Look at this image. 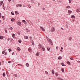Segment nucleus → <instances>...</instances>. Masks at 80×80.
<instances>
[{
  "label": "nucleus",
  "instance_id": "55",
  "mask_svg": "<svg viewBox=\"0 0 80 80\" xmlns=\"http://www.w3.org/2000/svg\"><path fill=\"white\" fill-rule=\"evenodd\" d=\"M18 6H19V4L16 5V7H18Z\"/></svg>",
  "mask_w": 80,
  "mask_h": 80
},
{
  "label": "nucleus",
  "instance_id": "3",
  "mask_svg": "<svg viewBox=\"0 0 80 80\" xmlns=\"http://www.w3.org/2000/svg\"><path fill=\"white\" fill-rule=\"evenodd\" d=\"M17 24L19 26H21V25H22V23H21V22H18Z\"/></svg>",
  "mask_w": 80,
  "mask_h": 80
},
{
  "label": "nucleus",
  "instance_id": "46",
  "mask_svg": "<svg viewBox=\"0 0 80 80\" xmlns=\"http://www.w3.org/2000/svg\"><path fill=\"white\" fill-rule=\"evenodd\" d=\"M19 7H22V5L21 4H19Z\"/></svg>",
  "mask_w": 80,
  "mask_h": 80
},
{
  "label": "nucleus",
  "instance_id": "29",
  "mask_svg": "<svg viewBox=\"0 0 80 80\" xmlns=\"http://www.w3.org/2000/svg\"><path fill=\"white\" fill-rule=\"evenodd\" d=\"M11 14L12 15H14V13H13V12H11Z\"/></svg>",
  "mask_w": 80,
  "mask_h": 80
},
{
  "label": "nucleus",
  "instance_id": "25",
  "mask_svg": "<svg viewBox=\"0 0 80 80\" xmlns=\"http://www.w3.org/2000/svg\"><path fill=\"white\" fill-rule=\"evenodd\" d=\"M61 65L62 66H66L63 63H62Z\"/></svg>",
  "mask_w": 80,
  "mask_h": 80
},
{
  "label": "nucleus",
  "instance_id": "45",
  "mask_svg": "<svg viewBox=\"0 0 80 80\" xmlns=\"http://www.w3.org/2000/svg\"><path fill=\"white\" fill-rule=\"evenodd\" d=\"M63 50V48L62 47H61V50L60 51H61V50Z\"/></svg>",
  "mask_w": 80,
  "mask_h": 80
},
{
  "label": "nucleus",
  "instance_id": "61",
  "mask_svg": "<svg viewBox=\"0 0 80 80\" xmlns=\"http://www.w3.org/2000/svg\"><path fill=\"white\" fill-rule=\"evenodd\" d=\"M2 65V63H1V62H0V66H1Z\"/></svg>",
  "mask_w": 80,
  "mask_h": 80
},
{
  "label": "nucleus",
  "instance_id": "47",
  "mask_svg": "<svg viewBox=\"0 0 80 80\" xmlns=\"http://www.w3.org/2000/svg\"><path fill=\"white\" fill-rule=\"evenodd\" d=\"M56 49H57V50H58V46H57V47H56Z\"/></svg>",
  "mask_w": 80,
  "mask_h": 80
},
{
  "label": "nucleus",
  "instance_id": "16",
  "mask_svg": "<svg viewBox=\"0 0 80 80\" xmlns=\"http://www.w3.org/2000/svg\"><path fill=\"white\" fill-rule=\"evenodd\" d=\"M52 74H55V72H54V70H52Z\"/></svg>",
  "mask_w": 80,
  "mask_h": 80
},
{
  "label": "nucleus",
  "instance_id": "14",
  "mask_svg": "<svg viewBox=\"0 0 80 80\" xmlns=\"http://www.w3.org/2000/svg\"><path fill=\"white\" fill-rule=\"evenodd\" d=\"M39 55V53H38V52H37L36 54V56H37V57H38V55Z\"/></svg>",
  "mask_w": 80,
  "mask_h": 80
},
{
  "label": "nucleus",
  "instance_id": "27",
  "mask_svg": "<svg viewBox=\"0 0 80 80\" xmlns=\"http://www.w3.org/2000/svg\"><path fill=\"white\" fill-rule=\"evenodd\" d=\"M3 36H0V39H3Z\"/></svg>",
  "mask_w": 80,
  "mask_h": 80
},
{
  "label": "nucleus",
  "instance_id": "30",
  "mask_svg": "<svg viewBox=\"0 0 80 80\" xmlns=\"http://www.w3.org/2000/svg\"><path fill=\"white\" fill-rule=\"evenodd\" d=\"M58 79L60 80H63V79L62 78H58Z\"/></svg>",
  "mask_w": 80,
  "mask_h": 80
},
{
  "label": "nucleus",
  "instance_id": "43",
  "mask_svg": "<svg viewBox=\"0 0 80 80\" xmlns=\"http://www.w3.org/2000/svg\"><path fill=\"white\" fill-rule=\"evenodd\" d=\"M8 63H12V61H9L8 62Z\"/></svg>",
  "mask_w": 80,
  "mask_h": 80
},
{
  "label": "nucleus",
  "instance_id": "34",
  "mask_svg": "<svg viewBox=\"0 0 80 80\" xmlns=\"http://www.w3.org/2000/svg\"><path fill=\"white\" fill-rule=\"evenodd\" d=\"M5 51H2V54H4V53H5Z\"/></svg>",
  "mask_w": 80,
  "mask_h": 80
},
{
  "label": "nucleus",
  "instance_id": "51",
  "mask_svg": "<svg viewBox=\"0 0 80 80\" xmlns=\"http://www.w3.org/2000/svg\"><path fill=\"white\" fill-rule=\"evenodd\" d=\"M78 63H80V61H78Z\"/></svg>",
  "mask_w": 80,
  "mask_h": 80
},
{
  "label": "nucleus",
  "instance_id": "33",
  "mask_svg": "<svg viewBox=\"0 0 80 80\" xmlns=\"http://www.w3.org/2000/svg\"><path fill=\"white\" fill-rule=\"evenodd\" d=\"M74 22V19H72V22L73 23Z\"/></svg>",
  "mask_w": 80,
  "mask_h": 80
},
{
  "label": "nucleus",
  "instance_id": "57",
  "mask_svg": "<svg viewBox=\"0 0 80 80\" xmlns=\"http://www.w3.org/2000/svg\"><path fill=\"white\" fill-rule=\"evenodd\" d=\"M18 65H20L21 66H22V64H18Z\"/></svg>",
  "mask_w": 80,
  "mask_h": 80
},
{
  "label": "nucleus",
  "instance_id": "17",
  "mask_svg": "<svg viewBox=\"0 0 80 80\" xmlns=\"http://www.w3.org/2000/svg\"><path fill=\"white\" fill-rule=\"evenodd\" d=\"M11 20L12 22H14L15 21V19L13 18L11 19Z\"/></svg>",
  "mask_w": 80,
  "mask_h": 80
},
{
  "label": "nucleus",
  "instance_id": "5",
  "mask_svg": "<svg viewBox=\"0 0 80 80\" xmlns=\"http://www.w3.org/2000/svg\"><path fill=\"white\" fill-rule=\"evenodd\" d=\"M17 50L18 51H20L21 50V49L20 48H17Z\"/></svg>",
  "mask_w": 80,
  "mask_h": 80
},
{
  "label": "nucleus",
  "instance_id": "28",
  "mask_svg": "<svg viewBox=\"0 0 80 80\" xmlns=\"http://www.w3.org/2000/svg\"><path fill=\"white\" fill-rule=\"evenodd\" d=\"M47 50L48 51H49V50H50V48H47Z\"/></svg>",
  "mask_w": 80,
  "mask_h": 80
},
{
  "label": "nucleus",
  "instance_id": "37",
  "mask_svg": "<svg viewBox=\"0 0 80 80\" xmlns=\"http://www.w3.org/2000/svg\"><path fill=\"white\" fill-rule=\"evenodd\" d=\"M22 42V41L21 40H19V43H20Z\"/></svg>",
  "mask_w": 80,
  "mask_h": 80
},
{
  "label": "nucleus",
  "instance_id": "38",
  "mask_svg": "<svg viewBox=\"0 0 80 80\" xmlns=\"http://www.w3.org/2000/svg\"><path fill=\"white\" fill-rule=\"evenodd\" d=\"M42 10H45V9L44 8H42Z\"/></svg>",
  "mask_w": 80,
  "mask_h": 80
},
{
  "label": "nucleus",
  "instance_id": "49",
  "mask_svg": "<svg viewBox=\"0 0 80 80\" xmlns=\"http://www.w3.org/2000/svg\"><path fill=\"white\" fill-rule=\"evenodd\" d=\"M12 41H13V39L11 38V42H12Z\"/></svg>",
  "mask_w": 80,
  "mask_h": 80
},
{
  "label": "nucleus",
  "instance_id": "22",
  "mask_svg": "<svg viewBox=\"0 0 80 80\" xmlns=\"http://www.w3.org/2000/svg\"><path fill=\"white\" fill-rule=\"evenodd\" d=\"M12 36L13 38H15V35L13 34L12 35Z\"/></svg>",
  "mask_w": 80,
  "mask_h": 80
},
{
  "label": "nucleus",
  "instance_id": "64",
  "mask_svg": "<svg viewBox=\"0 0 80 80\" xmlns=\"http://www.w3.org/2000/svg\"><path fill=\"white\" fill-rule=\"evenodd\" d=\"M2 71H4V69H2Z\"/></svg>",
  "mask_w": 80,
  "mask_h": 80
},
{
  "label": "nucleus",
  "instance_id": "59",
  "mask_svg": "<svg viewBox=\"0 0 80 80\" xmlns=\"http://www.w3.org/2000/svg\"><path fill=\"white\" fill-rule=\"evenodd\" d=\"M8 2H11L12 1V0H8Z\"/></svg>",
  "mask_w": 80,
  "mask_h": 80
},
{
  "label": "nucleus",
  "instance_id": "50",
  "mask_svg": "<svg viewBox=\"0 0 80 80\" xmlns=\"http://www.w3.org/2000/svg\"><path fill=\"white\" fill-rule=\"evenodd\" d=\"M2 17V14L1 13H0V17Z\"/></svg>",
  "mask_w": 80,
  "mask_h": 80
},
{
  "label": "nucleus",
  "instance_id": "9",
  "mask_svg": "<svg viewBox=\"0 0 80 80\" xmlns=\"http://www.w3.org/2000/svg\"><path fill=\"white\" fill-rule=\"evenodd\" d=\"M67 63L69 65H71L70 62L69 61H67Z\"/></svg>",
  "mask_w": 80,
  "mask_h": 80
},
{
  "label": "nucleus",
  "instance_id": "10",
  "mask_svg": "<svg viewBox=\"0 0 80 80\" xmlns=\"http://www.w3.org/2000/svg\"><path fill=\"white\" fill-rule=\"evenodd\" d=\"M24 38H25V39H28V36H24Z\"/></svg>",
  "mask_w": 80,
  "mask_h": 80
},
{
  "label": "nucleus",
  "instance_id": "58",
  "mask_svg": "<svg viewBox=\"0 0 80 80\" xmlns=\"http://www.w3.org/2000/svg\"><path fill=\"white\" fill-rule=\"evenodd\" d=\"M28 7H29V8H31V6H28Z\"/></svg>",
  "mask_w": 80,
  "mask_h": 80
},
{
  "label": "nucleus",
  "instance_id": "54",
  "mask_svg": "<svg viewBox=\"0 0 80 80\" xmlns=\"http://www.w3.org/2000/svg\"><path fill=\"white\" fill-rule=\"evenodd\" d=\"M8 41H9L10 40V38H8Z\"/></svg>",
  "mask_w": 80,
  "mask_h": 80
},
{
  "label": "nucleus",
  "instance_id": "13",
  "mask_svg": "<svg viewBox=\"0 0 80 80\" xmlns=\"http://www.w3.org/2000/svg\"><path fill=\"white\" fill-rule=\"evenodd\" d=\"M22 22H23V23H24L25 24H26L27 23V22L25 21V20H23L22 21Z\"/></svg>",
  "mask_w": 80,
  "mask_h": 80
},
{
  "label": "nucleus",
  "instance_id": "1",
  "mask_svg": "<svg viewBox=\"0 0 80 80\" xmlns=\"http://www.w3.org/2000/svg\"><path fill=\"white\" fill-rule=\"evenodd\" d=\"M49 42H50L51 45H53V43H52V41L51 39H49Z\"/></svg>",
  "mask_w": 80,
  "mask_h": 80
},
{
  "label": "nucleus",
  "instance_id": "12",
  "mask_svg": "<svg viewBox=\"0 0 80 80\" xmlns=\"http://www.w3.org/2000/svg\"><path fill=\"white\" fill-rule=\"evenodd\" d=\"M72 13V11L70 10H68V13Z\"/></svg>",
  "mask_w": 80,
  "mask_h": 80
},
{
  "label": "nucleus",
  "instance_id": "44",
  "mask_svg": "<svg viewBox=\"0 0 80 80\" xmlns=\"http://www.w3.org/2000/svg\"><path fill=\"white\" fill-rule=\"evenodd\" d=\"M71 60H73V58H70Z\"/></svg>",
  "mask_w": 80,
  "mask_h": 80
},
{
  "label": "nucleus",
  "instance_id": "26",
  "mask_svg": "<svg viewBox=\"0 0 80 80\" xmlns=\"http://www.w3.org/2000/svg\"><path fill=\"white\" fill-rule=\"evenodd\" d=\"M26 66H27V67H29V64H28V63H27L26 64Z\"/></svg>",
  "mask_w": 80,
  "mask_h": 80
},
{
  "label": "nucleus",
  "instance_id": "36",
  "mask_svg": "<svg viewBox=\"0 0 80 80\" xmlns=\"http://www.w3.org/2000/svg\"><path fill=\"white\" fill-rule=\"evenodd\" d=\"M15 13L16 15H17V14H18V12L17 11H16L15 12Z\"/></svg>",
  "mask_w": 80,
  "mask_h": 80
},
{
  "label": "nucleus",
  "instance_id": "23",
  "mask_svg": "<svg viewBox=\"0 0 80 80\" xmlns=\"http://www.w3.org/2000/svg\"><path fill=\"white\" fill-rule=\"evenodd\" d=\"M4 5L5 4H3V5H2V6L3 7V9H4V10H5V7H4Z\"/></svg>",
  "mask_w": 80,
  "mask_h": 80
},
{
  "label": "nucleus",
  "instance_id": "11",
  "mask_svg": "<svg viewBox=\"0 0 80 80\" xmlns=\"http://www.w3.org/2000/svg\"><path fill=\"white\" fill-rule=\"evenodd\" d=\"M3 3V1L0 2V6H1V5H2V3Z\"/></svg>",
  "mask_w": 80,
  "mask_h": 80
},
{
  "label": "nucleus",
  "instance_id": "20",
  "mask_svg": "<svg viewBox=\"0 0 80 80\" xmlns=\"http://www.w3.org/2000/svg\"><path fill=\"white\" fill-rule=\"evenodd\" d=\"M42 49L43 51H45V49L43 47H42Z\"/></svg>",
  "mask_w": 80,
  "mask_h": 80
},
{
  "label": "nucleus",
  "instance_id": "56",
  "mask_svg": "<svg viewBox=\"0 0 80 80\" xmlns=\"http://www.w3.org/2000/svg\"><path fill=\"white\" fill-rule=\"evenodd\" d=\"M2 18H4V16H2Z\"/></svg>",
  "mask_w": 80,
  "mask_h": 80
},
{
  "label": "nucleus",
  "instance_id": "21",
  "mask_svg": "<svg viewBox=\"0 0 80 80\" xmlns=\"http://www.w3.org/2000/svg\"><path fill=\"white\" fill-rule=\"evenodd\" d=\"M72 39V37H70L69 38V40H70V41H71V40Z\"/></svg>",
  "mask_w": 80,
  "mask_h": 80
},
{
  "label": "nucleus",
  "instance_id": "40",
  "mask_svg": "<svg viewBox=\"0 0 80 80\" xmlns=\"http://www.w3.org/2000/svg\"><path fill=\"white\" fill-rule=\"evenodd\" d=\"M69 2V3H71V2H72V0H68Z\"/></svg>",
  "mask_w": 80,
  "mask_h": 80
},
{
  "label": "nucleus",
  "instance_id": "41",
  "mask_svg": "<svg viewBox=\"0 0 80 80\" xmlns=\"http://www.w3.org/2000/svg\"><path fill=\"white\" fill-rule=\"evenodd\" d=\"M56 76H58V74L57 73H56Z\"/></svg>",
  "mask_w": 80,
  "mask_h": 80
},
{
  "label": "nucleus",
  "instance_id": "35",
  "mask_svg": "<svg viewBox=\"0 0 80 80\" xmlns=\"http://www.w3.org/2000/svg\"><path fill=\"white\" fill-rule=\"evenodd\" d=\"M45 73H46V75H48V72H47V71H45Z\"/></svg>",
  "mask_w": 80,
  "mask_h": 80
},
{
  "label": "nucleus",
  "instance_id": "4",
  "mask_svg": "<svg viewBox=\"0 0 80 80\" xmlns=\"http://www.w3.org/2000/svg\"><path fill=\"white\" fill-rule=\"evenodd\" d=\"M40 28H41V30H42V31H43L44 32V31H45V29H44V28H42V27L41 26L40 27Z\"/></svg>",
  "mask_w": 80,
  "mask_h": 80
},
{
  "label": "nucleus",
  "instance_id": "8",
  "mask_svg": "<svg viewBox=\"0 0 80 80\" xmlns=\"http://www.w3.org/2000/svg\"><path fill=\"white\" fill-rule=\"evenodd\" d=\"M28 50L29 52H32V49L30 48H29L28 49Z\"/></svg>",
  "mask_w": 80,
  "mask_h": 80
},
{
  "label": "nucleus",
  "instance_id": "2",
  "mask_svg": "<svg viewBox=\"0 0 80 80\" xmlns=\"http://www.w3.org/2000/svg\"><path fill=\"white\" fill-rule=\"evenodd\" d=\"M55 28H52L51 29V32H55Z\"/></svg>",
  "mask_w": 80,
  "mask_h": 80
},
{
  "label": "nucleus",
  "instance_id": "42",
  "mask_svg": "<svg viewBox=\"0 0 80 80\" xmlns=\"http://www.w3.org/2000/svg\"><path fill=\"white\" fill-rule=\"evenodd\" d=\"M11 51H12V49H9V52H11Z\"/></svg>",
  "mask_w": 80,
  "mask_h": 80
},
{
  "label": "nucleus",
  "instance_id": "6",
  "mask_svg": "<svg viewBox=\"0 0 80 80\" xmlns=\"http://www.w3.org/2000/svg\"><path fill=\"white\" fill-rule=\"evenodd\" d=\"M6 75V74H5V73L3 72L2 74L3 77H5Z\"/></svg>",
  "mask_w": 80,
  "mask_h": 80
},
{
  "label": "nucleus",
  "instance_id": "39",
  "mask_svg": "<svg viewBox=\"0 0 80 80\" xmlns=\"http://www.w3.org/2000/svg\"><path fill=\"white\" fill-rule=\"evenodd\" d=\"M9 29H10V30H12L13 28L12 27L10 28Z\"/></svg>",
  "mask_w": 80,
  "mask_h": 80
},
{
  "label": "nucleus",
  "instance_id": "62",
  "mask_svg": "<svg viewBox=\"0 0 80 80\" xmlns=\"http://www.w3.org/2000/svg\"><path fill=\"white\" fill-rule=\"evenodd\" d=\"M61 52L62 53V52H63V51H62V50H61Z\"/></svg>",
  "mask_w": 80,
  "mask_h": 80
},
{
  "label": "nucleus",
  "instance_id": "7",
  "mask_svg": "<svg viewBox=\"0 0 80 80\" xmlns=\"http://www.w3.org/2000/svg\"><path fill=\"white\" fill-rule=\"evenodd\" d=\"M31 42L32 43V44L33 45H35V44L34 43V42H33V40H32Z\"/></svg>",
  "mask_w": 80,
  "mask_h": 80
},
{
  "label": "nucleus",
  "instance_id": "48",
  "mask_svg": "<svg viewBox=\"0 0 80 80\" xmlns=\"http://www.w3.org/2000/svg\"><path fill=\"white\" fill-rule=\"evenodd\" d=\"M7 54V52H6L5 53V55H6Z\"/></svg>",
  "mask_w": 80,
  "mask_h": 80
},
{
  "label": "nucleus",
  "instance_id": "63",
  "mask_svg": "<svg viewBox=\"0 0 80 80\" xmlns=\"http://www.w3.org/2000/svg\"><path fill=\"white\" fill-rule=\"evenodd\" d=\"M38 5H40V3H39L38 4Z\"/></svg>",
  "mask_w": 80,
  "mask_h": 80
},
{
  "label": "nucleus",
  "instance_id": "24",
  "mask_svg": "<svg viewBox=\"0 0 80 80\" xmlns=\"http://www.w3.org/2000/svg\"><path fill=\"white\" fill-rule=\"evenodd\" d=\"M67 8H70V6H68L66 7Z\"/></svg>",
  "mask_w": 80,
  "mask_h": 80
},
{
  "label": "nucleus",
  "instance_id": "52",
  "mask_svg": "<svg viewBox=\"0 0 80 80\" xmlns=\"http://www.w3.org/2000/svg\"><path fill=\"white\" fill-rule=\"evenodd\" d=\"M61 28L62 30H63V28Z\"/></svg>",
  "mask_w": 80,
  "mask_h": 80
},
{
  "label": "nucleus",
  "instance_id": "19",
  "mask_svg": "<svg viewBox=\"0 0 80 80\" xmlns=\"http://www.w3.org/2000/svg\"><path fill=\"white\" fill-rule=\"evenodd\" d=\"M62 57L61 56H59V58H58V59H59V60H61L62 59Z\"/></svg>",
  "mask_w": 80,
  "mask_h": 80
},
{
  "label": "nucleus",
  "instance_id": "53",
  "mask_svg": "<svg viewBox=\"0 0 80 80\" xmlns=\"http://www.w3.org/2000/svg\"><path fill=\"white\" fill-rule=\"evenodd\" d=\"M5 32H6V33H7V30H5Z\"/></svg>",
  "mask_w": 80,
  "mask_h": 80
},
{
  "label": "nucleus",
  "instance_id": "31",
  "mask_svg": "<svg viewBox=\"0 0 80 80\" xmlns=\"http://www.w3.org/2000/svg\"><path fill=\"white\" fill-rule=\"evenodd\" d=\"M75 17V16L74 15H72L71 16V18H74Z\"/></svg>",
  "mask_w": 80,
  "mask_h": 80
},
{
  "label": "nucleus",
  "instance_id": "32",
  "mask_svg": "<svg viewBox=\"0 0 80 80\" xmlns=\"http://www.w3.org/2000/svg\"><path fill=\"white\" fill-rule=\"evenodd\" d=\"M14 76L15 77H17V74H14Z\"/></svg>",
  "mask_w": 80,
  "mask_h": 80
},
{
  "label": "nucleus",
  "instance_id": "15",
  "mask_svg": "<svg viewBox=\"0 0 80 80\" xmlns=\"http://www.w3.org/2000/svg\"><path fill=\"white\" fill-rule=\"evenodd\" d=\"M77 12H80V9H77L76 10Z\"/></svg>",
  "mask_w": 80,
  "mask_h": 80
},
{
  "label": "nucleus",
  "instance_id": "18",
  "mask_svg": "<svg viewBox=\"0 0 80 80\" xmlns=\"http://www.w3.org/2000/svg\"><path fill=\"white\" fill-rule=\"evenodd\" d=\"M61 70L62 72H64V69L63 68H61Z\"/></svg>",
  "mask_w": 80,
  "mask_h": 80
},
{
  "label": "nucleus",
  "instance_id": "60",
  "mask_svg": "<svg viewBox=\"0 0 80 80\" xmlns=\"http://www.w3.org/2000/svg\"><path fill=\"white\" fill-rule=\"evenodd\" d=\"M39 47H40V48H42V47H41V46L40 45H39Z\"/></svg>",
  "mask_w": 80,
  "mask_h": 80
}]
</instances>
